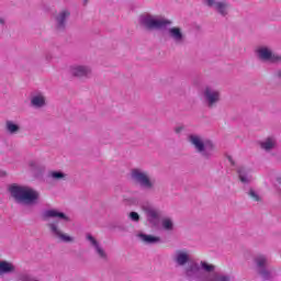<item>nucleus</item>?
<instances>
[{
	"instance_id": "nucleus-29",
	"label": "nucleus",
	"mask_w": 281,
	"mask_h": 281,
	"mask_svg": "<svg viewBox=\"0 0 281 281\" xmlns=\"http://www.w3.org/2000/svg\"><path fill=\"white\" fill-rule=\"evenodd\" d=\"M130 218L134 223H139V214L137 212H131L130 213Z\"/></svg>"
},
{
	"instance_id": "nucleus-14",
	"label": "nucleus",
	"mask_w": 281,
	"mask_h": 281,
	"mask_svg": "<svg viewBox=\"0 0 281 281\" xmlns=\"http://www.w3.org/2000/svg\"><path fill=\"white\" fill-rule=\"evenodd\" d=\"M48 227H49L53 236H55V238H59V240H61L63 243H72L74 241V237H71L67 234H63L60 228H58V222L49 223Z\"/></svg>"
},
{
	"instance_id": "nucleus-21",
	"label": "nucleus",
	"mask_w": 281,
	"mask_h": 281,
	"mask_svg": "<svg viewBox=\"0 0 281 281\" xmlns=\"http://www.w3.org/2000/svg\"><path fill=\"white\" fill-rule=\"evenodd\" d=\"M14 265L5 260H0V276H5L7 273H13Z\"/></svg>"
},
{
	"instance_id": "nucleus-20",
	"label": "nucleus",
	"mask_w": 281,
	"mask_h": 281,
	"mask_svg": "<svg viewBox=\"0 0 281 281\" xmlns=\"http://www.w3.org/2000/svg\"><path fill=\"white\" fill-rule=\"evenodd\" d=\"M137 238L145 243L146 245H157V243H161V238L155 237L153 235H146L144 233H139L137 235Z\"/></svg>"
},
{
	"instance_id": "nucleus-30",
	"label": "nucleus",
	"mask_w": 281,
	"mask_h": 281,
	"mask_svg": "<svg viewBox=\"0 0 281 281\" xmlns=\"http://www.w3.org/2000/svg\"><path fill=\"white\" fill-rule=\"evenodd\" d=\"M3 30H5V19L0 16V32H3Z\"/></svg>"
},
{
	"instance_id": "nucleus-15",
	"label": "nucleus",
	"mask_w": 281,
	"mask_h": 281,
	"mask_svg": "<svg viewBox=\"0 0 281 281\" xmlns=\"http://www.w3.org/2000/svg\"><path fill=\"white\" fill-rule=\"evenodd\" d=\"M71 76L76 78H87L91 76V67L85 65H74L70 67Z\"/></svg>"
},
{
	"instance_id": "nucleus-6",
	"label": "nucleus",
	"mask_w": 281,
	"mask_h": 281,
	"mask_svg": "<svg viewBox=\"0 0 281 281\" xmlns=\"http://www.w3.org/2000/svg\"><path fill=\"white\" fill-rule=\"evenodd\" d=\"M255 265L257 273L260 274L262 280H271L273 278V270L269 269V258L265 255L255 257Z\"/></svg>"
},
{
	"instance_id": "nucleus-2",
	"label": "nucleus",
	"mask_w": 281,
	"mask_h": 281,
	"mask_svg": "<svg viewBox=\"0 0 281 281\" xmlns=\"http://www.w3.org/2000/svg\"><path fill=\"white\" fill-rule=\"evenodd\" d=\"M211 271H214L213 265L205 261L191 262L184 269V278L190 281H206Z\"/></svg>"
},
{
	"instance_id": "nucleus-3",
	"label": "nucleus",
	"mask_w": 281,
	"mask_h": 281,
	"mask_svg": "<svg viewBox=\"0 0 281 281\" xmlns=\"http://www.w3.org/2000/svg\"><path fill=\"white\" fill-rule=\"evenodd\" d=\"M188 142L195 148L196 153L202 155V157L210 159V157L214 155L215 146L212 140L205 139L198 134H191L188 136Z\"/></svg>"
},
{
	"instance_id": "nucleus-7",
	"label": "nucleus",
	"mask_w": 281,
	"mask_h": 281,
	"mask_svg": "<svg viewBox=\"0 0 281 281\" xmlns=\"http://www.w3.org/2000/svg\"><path fill=\"white\" fill-rule=\"evenodd\" d=\"M256 54L259 60H263L265 63H280L281 60V56L271 52L267 46H259L256 49Z\"/></svg>"
},
{
	"instance_id": "nucleus-4",
	"label": "nucleus",
	"mask_w": 281,
	"mask_h": 281,
	"mask_svg": "<svg viewBox=\"0 0 281 281\" xmlns=\"http://www.w3.org/2000/svg\"><path fill=\"white\" fill-rule=\"evenodd\" d=\"M138 21L143 27H146V30H164V27L172 25V21L161 15H153L150 13L140 14Z\"/></svg>"
},
{
	"instance_id": "nucleus-13",
	"label": "nucleus",
	"mask_w": 281,
	"mask_h": 281,
	"mask_svg": "<svg viewBox=\"0 0 281 281\" xmlns=\"http://www.w3.org/2000/svg\"><path fill=\"white\" fill-rule=\"evenodd\" d=\"M190 252L188 250H176L172 256V261L176 267H186V265L190 263Z\"/></svg>"
},
{
	"instance_id": "nucleus-17",
	"label": "nucleus",
	"mask_w": 281,
	"mask_h": 281,
	"mask_svg": "<svg viewBox=\"0 0 281 281\" xmlns=\"http://www.w3.org/2000/svg\"><path fill=\"white\" fill-rule=\"evenodd\" d=\"M43 218H60L61 221H69V217L65 213L59 212L58 210H46L43 213Z\"/></svg>"
},
{
	"instance_id": "nucleus-11",
	"label": "nucleus",
	"mask_w": 281,
	"mask_h": 281,
	"mask_svg": "<svg viewBox=\"0 0 281 281\" xmlns=\"http://www.w3.org/2000/svg\"><path fill=\"white\" fill-rule=\"evenodd\" d=\"M205 5L212 8L222 16H227V10L229 9V4L227 1H218V0H204Z\"/></svg>"
},
{
	"instance_id": "nucleus-9",
	"label": "nucleus",
	"mask_w": 281,
	"mask_h": 281,
	"mask_svg": "<svg viewBox=\"0 0 281 281\" xmlns=\"http://www.w3.org/2000/svg\"><path fill=\"white\" fill-rule=\"evenodd\" d=\"M203 98L207 106H214L221 102V91L214 87H206L203 91Z\"/></svg>"
},
{
	"instance_id": "nucleus-26",
	"label": "nucleus",
	"mask_w": 281,
	"mask_h": 281,
	"mask_svg": "<svg viewBox=\"0 0 281 281\" xmlns=\"http://www.w3.org/2000/svg\"><path fill=\"white\" fill-rule=\"evenodd\" d=\"M47 177L52 179V181H65L67 175L63 171H49Z\"/></svg>"
},
{
	"instance_id": "nucleus-23",
	"label": "nucleus",
	"mask_w": 281,
	"mask_h": 281,
	"mask_svg": "<svg viewBox=\"0 0 281 281\" xmlns=\"http://www.w3.org/2000/svg\"><path fill=\"white\" fill-rule=\"evenodd\" d=\"M68 16H69V11H67V10L61 11L57 15L56 21H57L58 30H63L65 27V21H67Z\"/></svg>"
},
{
	"instance_id": "nucleus-19",
	"label": "nucleus",
	"mask_w": 281,
	"mask_h": 281,
	"mask_svg": "<svg viewBox=\"0 0 281 281\" xmlns=\"http://www.w3.org/2000/svg\"><path fill=\"white\" fill-rule=\"evenodd\" d=\"M31 104L34 106V109H43V106L46 104L45 95H43V93L34 94L31 98Z\"/></svg>"
},
{
	"instance_id": "nucleus-31",
	"label": "nucleus",
	"mask_w": 281,
	"mask_h": 281,
	"mask_svg": "<svg viewBox=\"0 0 281 281\" xmlns=\"http://www.w3.org/2000/svg\"><path fill=\"white\" fill-rule=\"evenodd\" d=\"M183 125H177L176 127H175V133H182L183 132Z\"/></svg>"
},
{
	"instance_id": "nucleus-12",
	"label": "nucleus",
	"mask_w": 281,
	"mask_h": 281,
	"mask_svg": "<svg viewBox=\"0 0 281 281\" xmlns=\"http://www.w3.org/2000/svg\"><path fill=\"white\" fill-rule=\"evenodd\" d=\"M167 33L169 38H171V41H173L176 45H183V43H186V33H183V30H181V27H169Z\"/></svg>"
},
{
	"instance_id": "nucleus-27",
	"label": "nucleus",
	"mask_w": 281,
	"mask_h": 281,
	"mask_svg": "<svg viewBox=\"0 0 281 281\" xmlns=\"http://www.w3.org/2000/svg\"><path fill=\"white\" fill-rule=\"evenodd\" d=\"M248 196H250V199H252V201H257V202L260 201V195L254 189H250L248 191Z\"/></svg>"
},
{
	"instance_id": "nucleus-25",
	"label": "nucleus",
	"mask_w": 281,
	"mask_h": 281,
	"mask_svg": "<svg viewBox=\"0 0 281 281\" xmlns=\"http://www.w3.org/2000/svg\"><path fill=\"white\" fill-rule=\"evenodd\" d=\"M160 225L165 232H172V229H175V221H172L170 217H164L160 221Z\"/></svg>"
},
{
	"instance_id": "nucleus-5",
	"label": "nucleus",
	"mask_w": 281,
	"mask_h": 281,
	"mask_svg": "<svg viewBox=\"0 0 281 281\" xmlns=\"http://www.w3.org/2000/svg\"><path fill=\"white\" fill-rule=\"evenodd\" d=\"M131 177L135 183H138L145 190H153L155 188V180L150 179V176L144 169H132Z\"/></svg>"
},
{
	"instance_id": "nucleus-1",
	"label": "nucleus",
	"mask_w": 281,
	"mask_h": 281,
	"mask_svg": "<svg viewBox=\"0 0 281 281\" xmlns=\"http://www.w3.org/2000/svg\"><path fill=\"white\" fill-rule=\"evenodd\" d=\"M9 192L20 205H38L41 201V192L27 186L11 184Z\"/></svg>"
},
{
	"instance_id": "nucleus-16",
	"label": "nucleus",
	"mask_w": 281,
	"mask_h": 281,
	"mask_svg": "<svg viewBox=\"0 0 281 281\" xmlns=\"http://www.w3.org/2000/svg\"><path fill=\"white\" fill-rule=\"evenodd\" d=\"M259 146L265 153H271V150L278 148V138L276 136H268L259 142Z\"/></svg>"
},
{
	"instance_id": "nucleus-10",
	"label": "nucleus",
	"mask_w": 281,
	"mask_h": 281,
	"mask_svg": "<svg viewBox=\"0 0 281 281\" xmlns=\"http://www.w3.org/2000/svg\"><path fill=\"white\" fill-rule=\"evenodd\" d=\"M86 238L90 247H92V249L94 250V254L98 255V258H100L101 260H106L109 258V256L106 255V250H104V248L102 247V245H100V241L95 239V237H93L91 234H88Z\"/></svg>"
},
{
	"instance_id": "nucleus-24",
	"label": "nucleus",
	"mask_w": 281,
	"mask_h": 281,
	"mask_svg": "<svg viewBox=\"0 0 281 281\" xmlns=\"http://www.w3.org/2000/svg\"><path fill=\"white\" fill-rule=\"evenodd\" d=\"M237 172L239 175L241 183H250L251 176H249V171H247L245 167H238Z\"/></svg>"
},
{
	"instance_id": "nucleus-32",
	"label": "nucleus",
	"mask_w": 281,
	"mask_h": 281,
	"mask_svg": "<svg viewBox=\"0 0 281 281\" xmlns=\"http://www.w3.org/2000/svg\"><path fill=\"white\" fill-rule=\"evenodd\" d=\"M229 164H232V166H234V158H232L231 156L227 157Z\"/></svg>"
},
{
	"instance_id": "nucleus-18",
	"label": "nucleus",
	"mask_w": 281,
	"mask_h": 281,
	"mask_svg": "<svg viewBox=\"0 0 281 281\" xmlns=\"http://www.w3.org/2000/svg\"><path fill=\"white\" fill-rule=\"evenodd\" d=\"M206 281H234V278L229 274L211 271Z\"/></svg>"
},
{
	"instance_id": "nucleus-22",
	"label": "nucleus",
	"mask_w": 281,
	"mask_h": 281,
	"mask_svg": "<svg viewBox=\"0 0 281 281\" xmlns=\"http://www.w3.org/2000/svg\"><path fill=\"white\" fill-rule=\"evenodd\" d=\"M5 131L9 135H16L21 131V126L13 121L5 122Z\"/></svg>"
},
{
	"instance_id": "nucleus-28",
	"label": "nucleus",
	"mask_w": 281,
	"mask_h": 281,
	"mask_svg": "<svg viewBox=\"0 0 281 281\" xmlns=\"http://www.w3.org/2000/svg\"><path fill=\"white\" fill-rule=\"evenodd\" d=\"M30 166L33 170H38V172H45V167L38 166L35 161L30 162Z\"/></svg>"
},
{
	"instance_id": "nucleus-8",
	"label": "nucleus",
	"mask_w": 281,
	"mask_h": 281,
	"mask_svg": "<svg viewBox=\"0 0 281 281\" xmlns=\"http://www.w3.org/2000/svg\"><path fill=\"white\" fill-rule=\"evenodd\" d=\"M143 211L145 212L148 223L154 227H157V225H159V221H161V212L150 204L143 205Z\"/></svg>"
},
{
	"instance_id": "nucleus-33",
	"label": "nucleus",
	"mask_w": 281,
	"mask_h": 281,
	"mask_svg": "<svg viewBox=\"0 0 281 281\" xmlns=\"http://www.w3.org/2000/svg\"><path fill=\"white\" fill-rule=\"evenodd\" d=\"M278 77H279V78H281V70H279V72H278Z\"/></svg>"
}]
</instances>
